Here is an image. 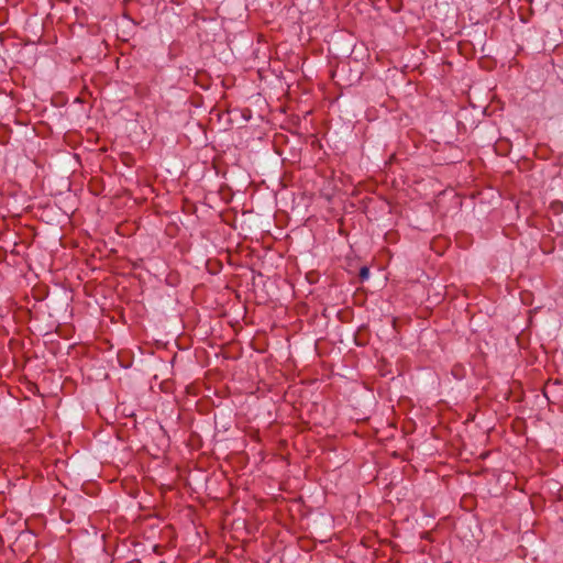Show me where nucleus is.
<instances>
[{"mask_svg": "<svg viewBox=\"0 0 563 563\" xmlns=\"http://www.w3.org/2000/svg\"><path fill=\"white\" fill-rule=\"evenodd\" d=\"M368 276H369V269L366 266L362 267L360 271V278L362 280H364V279L368 278Z\"/></svg>", "mask_w": 563, "mask_h": 563, "instance_id": "1", "label": "nucleus"}, {"mask_svg": "<svg viewBox=\"0 0 563 563\" xmlns=\"http://www.w3.org/2000/svg\"><path fill=\"white\" fill-rule=\"evenodd\" d=\"M556 211H559L561 209V205L560 203H554L552 206Z\"/></svg>", "mask_w": 563, "mask_h": 563, "instance_id": "2", "label": "nucleus"}]
</instances>
